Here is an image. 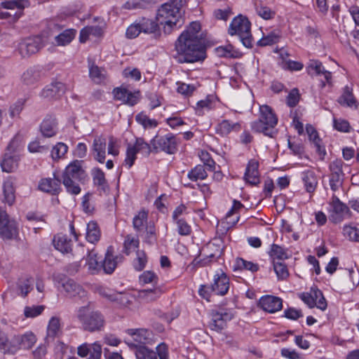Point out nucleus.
<instances>
[{
    "label": "nucleus",
    "mask_w": 359,
    "mask_h": 359,
    "mask_svg": "<svg viewBox=\"0 0 359 359\" xmlns=\"http://www.w3.org/2000/svg\"><path fill=\"white\" fill-rule=\"evenodd\" d=\"M217 43L201 24H189L175 42L173 58L180 64L203 61L207 47Z\"/></svg>",
    "instance_id": "f257e3e1"
},
{
    "label": "nucleus",
    "mask_w": 359,
    "mask_h": 359,
    "mask_svg": "<svg viewBox=\"0 0 359 359\" xmlns=\"http://www.w3.org/2000/svg\"><path fill=\"white\" fill-rule=\"evenodd\" d=\"M82 161L74 160L64 170L62 180L67 192L72 195L80 194L81 189L79 183H84L87 174L82 168Z\"/></svg>",
    "instance_id": "f03ea898"
},
{
    "label": "nucleus",
    "mask_w": 359,
    "mask_h": 359,
    "mask_svg": "<svg viewBox=\"0 0 359 359\" xmlns=\"http://www.w3.org/2000/svg\"><path fill=\"white\" fill-rule=\"evenodd\" d=\"M277 123L278 117L273 110L269 105L264 104L260 106L259 118L251 123V128L255 133L274 137L277 135Z\"/></svg>",
    "instance_id": "7ed1b4c3"
},
{
    "label": "nucleus",
    "mask_w": 359,
    "mask_h": 359,
    "mask_svg": "<svg viewBox=\"0 0 359 359\" xmlns=\"http://www.w3.org/2000/svg\"><path fill=\"white\" fill-rule=\"evenodd\" d=\"M76 318L83 330L94 332L101 331L104 326V317L98 311H93L88 306H81L76 311Z\"/></svg>",
    "instance_id": "20e7f679"
},
{
    "label": "nucleus",
    "mask_w": 359,
    "mask_h": 359,
    "mask_svg": "<svg viewBox=\"0 0 359 359\" xmlns=\"http://www.w3.org/2000/svg\"><path fill=\"white\" fill-rule=\"evenodd\" d=\"M186 3V0H170L165 3L157 11L156 20L158 22H177L182 19L183 7Z\"/></svg>",
    "instance_id": "39448f33"
},
{
    "label": "nucleus",
    "mask_w": 359,
    "mask_h": 359,
    "mask_svg": "<svg viewBox=\"0 0 359 359\" xmlns=\"http://www.w3.org/2000/svg\"><path fill=\"white\" fill-rule=\"evenodd\" d=\"M224 250V245L222 241L219 239H216L212 242H209L202 248L203 259L198 260L197 258L194 259L193 264L197 266H205L210 264L212 260H217L219 258Z\"/></svg>",
    "instance_id": "423d86ee"
},
{
    "label": "nucleus",
    "mask_w": 359,
    "mask_h": 359,
    "mask_svg": "<svg viewBox=\"0 0 359 359\" xmlns=\"http://www.w3.org/2000/svg\"><path fill=\"white\" fill-rule=\"evenodd\" d=\"M97 291L102 297L114 302L121 309H130L134 301V297L128 292H114L104 287L99 288Z\"/></svg>",
    "instance_id": "0eeeda50"
},
{
    "label": "nucleus",
    "mask_w": 359,
    "mask_h": 359,
    "mask_svg": "<svg viewBox=\"0 0 359 359\" xmlns=\"http://www.w3.org/2000/svg\"><path fill=\"white\" fill-rule=\"evenodd\" d=\"M151 144L154 150H158L169 154H175L177 150V141L176 137L172 133L165 135H156L151 140Z\"/></svg>",
    "instance_id": "6e6552de"
},
{
    "label": "nucleus",
    "mask_w": 359,
    "mask_h": 359,
    "mask_svg": "<svg viewBox=\"0 0 359 359\" xmlns=\"http://www.w3.org/2000/svg\"><path fill=\"white\" fill-rule=\"evenodd\" d=\"M1 6L8 11H0V19L18 20L22 15L23 8L27 6V0H12L2 2Z\"/></svg>",
    "instance_id": "1a4fd4ad"
},
{
    "label": "nucleus",
    "mask_w": 359,
    "mask_h": 359,
    "mask_svg": "<svg viewBox=\"0 0 359 359\" xmlns=\"http://www.w3.org/2000/svg\"><path fill=\"white\" fill-rule=\"evenodd\" d=\"M210 315L211 320L209 327L212 330L218 332L224 330L226 326V323L233 317L232 312L226 309H212Z\"/></svg>",
    "instance_id": "9d476101"
},
{
    "label": "nucleus",
    "mask_w": 359,
    "mask_h": 359,
    "mask_svg": "<svg viewBox=\"0 0 359 359\" xmlns=\"http://www.w3.org/2000/svg\"><path fill=\"white\" fill-rule=\"evenodd\" d=\"M18 234L16 222L10 219L6 211L0 209V237L4 240H12L15 238Z\"/></svg>",
    "instance_id": "9b49d317"
},
{
    "label": "nucleus",
    "mask_w": 359,
    "mask_h": 359,
    "mask_svg": "<svg viewBox=\"0 0 359 359\" xmlns=\"http://www.w3.org/2000/svg\"><path fill=\"white\" fill-rule=\"evenodd\" d=\"M228 34L231 36H238L245 47L248 48L252 47L251 24H230Z\"/></svg>",
    "instance_id": "f8f14e48"
},
{
    "label": "nucleus",
    "mask_w": 359,
    "mask_h": 359,
    "mask_svg": "<svg viewBox=\"0 0 359 359\" xmlns=\"http://www.w3.org/2000/svg\"><path fill=\"white\" fill-rule=\"evenodd\" d=\"M43 46L42 38L35 36L22 41L18 45V52L22 57H27L39 52Z\"/></svg>",
    "instance_id": "ddd939ff"
},
{
    "label": "nucleus",
    "mask_w": 359,
    "mask_h": 359,
    "mask_svg": "<svg viewBox=\"0 0 359 359\" xmlns=\"http://www.w3.org/2000/svg\"><path fill=\"white\" fill-rule=\"evenodd\" d=\"M343 165L344 162L341 159H336L329 165L330 170V186L333 191H337L342 186L344 176L342 170Z\"/></svg>",
    "instance_id": "4468645a"
},
{
    "label": "nucleus",
    "mask_w": 359,
    "mask_h": 359,
    "mask_svg": "<svg viewBox=\"0 0 359 359\" xmlns=\"http://www.w3.org/2000/svg\"><path fill=\"white\" fill-rule=\"evenodd\" d=\"M332 212L330 215V220L337 224L341 222L346 218H350L351 212L348 207L340 201L337 196L332 197Z\"/></svg>",
    "instance_id": "2eb2a0df"
},
{
    "label": "nucleus",
    "mask_w": 359,
    "mask_h": 359,
    "mask_svg": "<svg viewBox=\"0 0 359 359\" xmlns=\"http://www.w3.org/2000/svg\"><path fill=\"white\" fill-rule=\"evenodd\" d=\"M159 24H130L126 35L128 39L136 38L141 32L144 34H159Z\"/></svg>",
    "instance_id": "dca6fc26"
},
{
    "label": "nucleus",
    "mask_w": 359,
    "mask_h": 359,
    "mask_svg": "<svg viewBox=\"0 0 359 359\" xmlns=\"http://www.w3.org/2000/svg\"><path fill=\"white\" fill-rule=\"evenodd\" d=\"M307 72L311 76H323L325 81H322L321 86L324 88L326 83H330L332 79V73L325 69L321 62L319 60H311L306 67Z\"/></svg>",
    "instance_id": "f3484780"
},
{
    "label": "nucleus",
    "mask_w": 359,
    "mask_h": 359,
    "mask_svg": "<svg viewBox=\"0 0 359 359\" xmlns=\"http://www.w3.org/2000/svg\"><path fill=\"white\" fill-rule=\"evenodd\" d=\"M124 257L121 255L114 256L112 247L109 246L105 254V257L102 264L104 271L107 274L112 273L118 263L123 262Z\"/></svg>",
    "instance_id": "a211bd4d"
},
{
    "label": "nucleus",
    "mask_w": 359,
    "mask_h": 359,
    "mask_svg": "<svg viewBox=\"0 0 359 359\" xmlns=\"http://www.w3.org/2000/svg\"><path fill=\"white\" fill-rule=\"evenodd\" d=\"M259 306L265 311L275 313L283 307L282 299L272 295H266L260 298Z\"/></svg>",
    "instance_id": "6ab92c4d"
},
{
    "label": "nucleus",
    "mask_w": 359,
    "mask_h": 359,
    "mask_svg": "<svg viewBox=\"0 0 359 359\" xmlns=\"http://www.w3.org/2000/svg\"><path fill=\"white\" fill-rule=\"evenodd\" d=\"M229 289V279L224 272L214 276V283L211 285V291L216 294L223 296Z\"/></svg>",
    "instance_id": "aec40b11"
},
{
    "label": "nucleus",
    "mask_w": 359,
    "mask_h": 359,
    "mask_svg": "<svg viewBox=\"0 0 359 359\" xmlns=\"http://www.w3.org/2000/svg\"><path fill=\"white\" fill-rule=\"evenodd\" d=\"M61 180L59 178L41 179L39 184V189L43 192L57 195L61 191Z\"/></svg>",
    "instance_id": "412c9836"
},
{
    "label": "nucleus",
    "mask_w": 359,
    "mask_h": 359,
    "mask_svg": "<svg viewBox=\"0 0 359 359\" xmlns=\"http://www.w3.org/2000/svg\"><path fill=\"white\" fill-rule=\"evenodd\" d=\"M65 86L62 82H53L46 86L41 91V96L44 98L57 99L65 93Z\"/></svg>",
    "instance_id": "4be33fe9"
},
{
    "label": "nucleus",
    "mask_w": 359,
    "mask_h": 359,
    "mask_svg": "<svg viewBox=\"0 0 359 359\" xmlns=\"http://www.w3.org/2000/svg\"><path fill=\"white\" fill-rule=\"evenodd\" d=\"M259 163L255 159L249 161L244 175V179L246 182L252 184L257 185L259 183Z\"/></svg>",
    "instance_id": "5701e85b"
},
{
    "label": "nucleus",
    "mask_w": 359,
    "mask_h": 359,
    "mask_svg": "<svg viewBox=\"0 0 359 359\" xmlns=\"http://www.w3.org/2000/svg\"><path fill=\"white\" fill-rule=\"evenodd\" d=\"M57 123L56 118L51 116H46L40 126V130L45 137H51L56 135L57 131Z\"/></svg>",
    "instance_id": "b1692460"
},
{
    "label": "nucleus",
    "mask_w": 359,
    "mask_h": 359,
    "mask_svg": "<svg viewBox=\"0 0 359 359\" xmlns=\"http://www.w3.org/2000/svg\"><path fill=\"white\" fill-rule=\"evenodd\" d=\"M54 247L62 253H69L72 249V241L65 234L58 233L53 240Z\"/></svg>",
    "instance_id": "393cba45"
},
{
    "label": "nucleus",
    "mask_w": 359,
    "mask_h": 359,
    "mask_svg": "<svg viewBox=\"0 0 359 359\" xmlns=\"http://www.w3.org/2000/svg\"><path fill=\"white\" fill-rule=\"evenodd\" d=\"M94 158L100 163H104L106 157V140L102 137H95L93 143Z\"/></svg>",
    "instance_id": "a878e982"
},
{
    "label": "nucleus",
    "mask_w": 359,
    "mask_h": 359,
    "mask_svg": "<svg viewBox=\"0 0 359 359\" xmlns=\"http://www.w3.org/2000/svg\"><path fill=\"white\" fill-rule=\"evenodd\" d=\"M15 178L10 176L6 178L3 184L4 201L9 205H12L15 200Z\"/></svg>",
    "instance_id": "bb28decb"
},
{
    "label": "nucleus",
    "mask_w": 359,
    "mask_h": 359,
    "mask_svg": "<svg viewBox=\"0 0 359 359\" xmlns=\"http://www.w3.org/2000/svg\"><path fill=\"white\" fill-rule=\"evenodd\" d=\"M241 126L238 122L233 123L229 120H223L215 127L216 133L221 136H226L231 132H238L241 130Z\"/></svg>",
    "instance_id": "cd10ccee"
},
{
    "label": "nucleus",
    "mask_w": 359,
    "mask_h": 359,
    "mask_svg": "<svg viewBox=\"0 0 359 359\" xmlns=\"http://www.w3.org/2000/svg\"><path fill=\"white\" fill-rule=\"evenodd\" d=\"M215 53L220 57L239 58L242 56V53L229 43L225 46L215 48Z\"/></svg>",
    "instance_id": "c85d7f7f"
},
{
    "label": "nucleus",
    "mask_w": 359,
    "mask_h": 359,
    "mask_svg": "<svg viewBox=\"0 0 359 359\" xmlns=\"http://www.w3.org/2000/svg\"><path fill=\"white\" fill-rule=\"evenodd\" d=\"M20 157L18 154H11L5 153L3 160L1 163L2 170L6 172H12L15 171L18 166Z\"/></svg>",
    "instance_id": "c756f323"
},
{
    "label": "nucleus",
    "mask_w": 359,
    "mask_h": 359,
    "mask_svg": "<svg viewBox=\"0 0 359 359\" xmlns=\"http://www.w3.org/2000/svg\"><path fill=\"white\" fill-rule=\"evenodd\" d=\"M62 287L70 297H74L77 295L82 297L86 293L82 287L72 279L65 280L62 284Z\"/></svg>",
    "instance_id": "7c9ffc66"
},
{
    "label": "nucleus",
    "mask_w": 359,
    "mask_h": 359,
    "mask_svg": "<svg viewBox=\"0 0 359 359\" xmlns=\"http://www.w3.org/2000/svg\"><path fill=\"white\" fill-rule=\"evenodd\" d=\"M163 292V291L160 287H155L153 289L140 290L138 292V297L143 302L149 303L157 300Z\"/></svg>",
    "instance_id": "2f4dec72"
},
{
    "label": "nucleus",
    "mask_w": 359,
    "mask_h": 359,
    "mask_svg": "<svg viewBox=\"0 0 359 359\" xmlns=\"http://www.w3.org/2000/svg\"><path fill=\"white\" fill-rule=\"evenodd\" d=\"M128 333L133 337L137 345L146 344L151 340V332L146 329H130Z\"/></svg>",
    "instance_id": "473e14b6"
},
{
    "label": "nucleus",
    "mask_w": 359,
    "mask_h": 359,
    "mask_svg": "<svg viewBox=\"0 0 359 359\" xmlns=\"http://www.w3.org/2000/svg\"><path fill=\"white\" fill-rule=\"evenodd\" d=\"M93 180L94 184L97 187V190L101 193H106L109 189L104 172L100 168H95L93 172Z\"/></svg>",
    "instance_id": "72a5a7b5"
},
{
    "label": "nucleus",
    "mask_w": 359,
    "mask_h": 359,
    "mask_svg": "<svg viewBox=\"0 0 359 359\" xmlns=\"http://www.w3.org/2000/svg\"><path fill=\"white\" fill-rule=\"evenodd\" d=\"M36 336L32 332H27L22 336L15 338L14 344L19 345L20 348L24 349H29L36 343Z\"/></svg>",
    "instance_id": "f704fd0d"
},
{
    "label": "nucleus",
    "mask_w": 359,
    "mask_h": 359,
    "mask_svg": "<svg viewBox=\"0 0 359 359\" xmlns=\"http://www.w3.org/2000/svg\"><path fill=\"white\" fill-rule=\"evenodd\" d=\"M302 180L306 191L309 193L314 192L318 184V180L314 172L312 170L304 172Z\"/></svg>",
    "instance_id": "c9c22d12"
},
{
    "label": "nucleus",
    "mask_w": 359,
    "mask_h": 359,
    "mask_svg": "<svg viewBox=\"0 0 359 359\" xmlns=\"http://www.w3.org/2000/svg\"><path fill=\"white\" fill-rule=\"evenodd\" d=\"M100 236V230L97 224L94 221L88 222L86 227V236L87 241L91 243H95L99 241Z\"/></svg>",
    "instance_id": "e433bc0d"
},
{
    "label": "nucleus",
    "mask_w": 359,
    "mask_h": 359,
    "mask_svg": "<svg viewBox=\"0 0 359 359\" xmlns=\"http://www.w3.org/2000/svg\"><path fill=\"white\" fill-rule=\"evenodd\" d=\"M102 32V28L98 25L86 26L81 29L79 40L81 43H85L89 39L90 36H100Z\"/></svg>",
    "instance_id": "4c0bfd02"
},
{
    "label": "nucleus",
    "mask_w": 359,
    "mask_h": 359,
    "mask_svg": "<svg viewBox=\"0 0 359 359\" xmlns=\"http://www.w3.org/2000/svg\"><path fill=\"white\" fill-rule=\"evenodd\" d=\"M76 34V30L74 29H65L55 37V43L57 46H66L72 41Z\"/></svg>",
    "instance_id": "58836bf2"
},
{
    "label": "nucleus",
    "mask_w": 359,
    "mask_h": 359,
    "mask_svg": "<svg viewBox=\"0 0 359 359\" xmlns=\"http://www.w3.org/2000/svg\"><path fill=\"white\" fill-rule=\"evenodd\" d=\"M18 346L14 341L8 340L6 334L0 332V351L4 353H14L18 349Z\"/></svg>",
    "instance_id": "ea45409f"
},
{
    "label": "nucleus",
    "mask_w": 359,
    "mask_h": 359,
    "mask_svg": "<svg viewBox=\"0 0 359 359\" xmlns=\"http://www.w3.org/2000/svg\"><path fill=\"white\" fill-rule=\"evenodd\" d=\"M259 269L257 264L252 262L247 261L243 258L238 257L236 259L233 265V269L236 270H246L251 271L252 273L257 272Z\"/></svg>",
    "instance_id": "a19ab883"
},
{
    "label": "nucleus",
    "mask_w": 359,
    "mask_h": 359,
    "mask_svg": "<svg viewBox=\"0 0 359 359\" xmlns=\"http://www.w3.org/2000/svg\"><path fill=\"white\" fill-rule=\"evenodd\" d=\"M187 177L193 182L205 180L208 177L205 165H197L188 172Z\"/></svg>",
    "instance_id": "79ce46f5"
},
{
    "label": "nucleus",
    "mask_w": 359,
    "mask_h": 359,
    "mask_svg": "<svg viewBox=\"0 0 359 359\" xmlns=\"http://www.w3.org/2000/svg\"><path fill=\"white\" fill-rule=\"evenodd\" d=\"M338 102L341 105L351 107L355 103V100L351 87L346 86L344 88L342 95L339 97Z\"/></svg>",
    "instance_id": "37998d69"
},
{
    "label": "nucleus",
    "mask_w": 359,
    "mask_h": 359,
    "mask_svg": "<svg viewBox=\"0 0 359 359\" xmlns=\"http://www.w3.org/2000/svg\"><path fill=\"white\" fill-rule=\"evenodd\" d=\"M40 78V71L36 67L28 69L22 74V79L26 85H31L36 82Z\"/></svg>",
    "instance_id": "c03bdc74"
},
{
    "label": "nucleus",
    "mask_w": 359,
    "mask_h": 359,
    "mask_svg": "<svg viewBox=\"0 0 359 359\" xmlns=\"http://www.w3.org/2000/svg\"><path fill=\"white\" fill-rule=\"evenodd\" d=\"M87 252L86 265L88 267V270L91 271V273H94L101 267V266L97 260V254L93 250L88 249Z\"/></svg>",
    "instance_id": "a18cd8bd"
},
{
    "label": "nucleus",
    "mask_w": 359,
    "mask_h": 359,
    "mask_svg": "<svg viewBox=\"0 0 359 359\" xmlns=\"http://www.w3.org/2000/svg\"><path fill=\"white\" fill-rule=\"evenodd\" d=\"M147 217L148 212L147 211L144 210L140 211L133 218V224L134 229L137 231H142L147 223Z\"/></svg>",
    "instance_id": "49530a36"
},
{
    "label": "nucleus",
    "mask_w": 359,
    "mask_h": 359,
    "mask_svg": "<svg viewBox=\"0 0 359 359\" xmlns=\"http://www.w3.org/2000/svg\"><path fill=\"white\" fill-rule=\"evenodd\" d=\"M269 255L273 259V261L278 259V261L280 262L281 260L287 259L288 257L285 250L277 244L271 245Z\"/></svg>",
    "instance_id": "de8ad7c7"
},
{
    "label": "nucleus",
    "mask_w": 359,
    "mask_h": 359,
    "mask_svg": "<svg viewBox=\"0 0 359 359\" xmlns=\"http://www.w3.org/2000/svg\"><path fill=\"white\" fill-rule=\"evenodd\" d=\"M89 76L95 83H100L105 78V71L93 64L89 67Z\"/></svg>",
    "instance_id": "09e8293b"
},
{
    "label": "nucleus",
    "mask_w": 359,
    "mask_h": 359,
    "mask_svg": "<svg viewBox=\"0 0 359 359\" xmlns=\"http://www.w3.org/2000/svg\"><path fill=\"white\" fill-rule=\"evenodd\" d=\"M60 329V319L56 317H52L49 320L47 328V337L54 339L57 335Z\"/></svg>",
    "instance_id": "8fccbe9b"
},
{
    "label": "nucleus",
    "mask_w": 359,
    "mask_h": 359,
    "mask_svg": "<svg viewBox=\"0 0 359 359\" xmlns=\"http://www.w3.org/2000/svg\"><path fill=\"white\" fill-rule=\"evenodd\" d=\"M273 269L278 279L284 280L289 276L287 266L282 262L273 261Z\"/></svg>",
    "instance_id": "3c124183"
},
{
    "label": "nucleus",
    "mask_w": 359,
    "mask_h": 359,
    "mask_svg": "<svg viewBox=\"0 0 359 359\" xmlns=\"http://www.w3.org/2000/svg\"><path fill=\"white\" fill-rule=\"evenodd\" d=\"M266 0H255L257 14L264 20H268L272 18L274 13L267 7H263L262 5Z\"/></svg>",
    "instance_id": "603ef678"
},
{
    "label": "nucleus",
    "mask_w": 359,
    "mask_h": 359,
    "mask_svg": "<svg viewBox=\"0 0 359 359\" xmlns=\"http://www.w3.org/2000/svg\"><path fill=\"white\" fill-rule=\"evenodd\" d=\"M68 147L62 142H58L51 150V158L54 161L60 159L67 152Z\"/></svg>",
    "instance_id": "864d4df0"
},
{
    "label": "nucleus",
    "mask_w": 359,
    "mask_h": 359,
    "mask_svg": "<svg viewBox=\"0 0 359 359\" xmlns=\"http://www.w3.org/2000/svg\"><path fill=\"white\" fill-rule=\"evenodd\" d=\"M135 120L137 123L141 124L144 128H156L158 122L155 119L149 118L144 113H140L135 116Z\"/></svg>",
    "instance_id": "5fc2aeb1"
},
{
    "label": "nucleus",
    "mask_w": 359,
    "mask_h": 359,
    "mask_svg": "<svg viewBox=\"0 0 359 359\" xmlns=\"http://www.w3.org/2000/svg\"><path fill=\"white\" fill-rule=\"evenodd\" d=\"M137 152H141L142 154L149 156L151 151V145L146 142L143 138H136L135 142L132 145Z\"/></svg>",
    "instance_id": "6e6d98bb"
},
{
    "label": "nucleus",
    "mask_w": 359,
    "mask_h": 359,
    "mask_svg": "<svg viewBox=\"0 0 359 359\" xmlns=\"http://www.w3.org/2000/svg\"><path fill=\"white\" fill-rule=\"evenodd\" d=\"M34 279L32 278L22 279L19 280L18 287L20 291V294L22 297H26L29 292L32 290Z\"/></svg>",
    "instance_id": "4d7b16f0"
},
{
    "label": "nucleus",
    "mask_w": 359,
    "mask_h": 359,
    "mask_svg": "<svg viewBox=\"0 0 359 359\" xmlns=\"http://www.w3.org/2000/svg\"><path fill=\"white\" fill-rule=\"evenodd\" d=\"M156 228L152 222H149L146 226L144 241L149 245H154L156 242Z\"/></svg>",
    "instance_id": "13d9d810"
},
{
    "label": "nucleus",
    "mask_w": 359,
    "mask_h": 359,
    "mask_svg": "<svg viewBox=\"0 0 359 359\" xmlns=\"http://www.w3.org/2000/svg\"><path fill=\"white\" fill-rule=\"evenodd\" d=\"M344 235L352 241H359V229L351 225H345L343 229Z\"/></svg>",
    "instance_id": "bf43d9fd"
},
{
    "label": "nucleus",
    "mask_w": 359,
    "mask_h": 359,
    "mask_svg": "<svg viewBox=\"0 0 359 359\" xmlns=\"http://www.w3.org/2000/svg\"><path fill=\"white\" fill-rule=\"evenodd\" d=\"M147 259L144 251H137V257L133 261V266L136 271H142L146 266Z\"/></svg>",
    "instance_id": "052dcab7"
},
{
    "label": "nucleus",
    "mask_w": 359,
    "mask_h": 359,
    "mask_svg": "<svg viewBox=\"0 0 359 359\" xmlns=\"http://www.w3.org/2000/svg\"><path fill=\"white\" fill-rule=\"evenodd\" d=\"M280 65L283 69L289 71H299L304 67V65L302 62L291 60H283V61L280 62Z\"/></svg>",
    "instance_id": "680f3d73"
},
{
    "label": "nucleus",
    "mask_w": 359,
    "mask_h": 359,
    "mask_svg": "<svg viewBox=\"0 0 359 359\" xmlns=\"http://www.w3.org/2000/svg\"><path fill=\"white\" fill-rule=\"evenodd\" d=\"M177 226V232L181 236H188L191 233V227L184 219L173 220Z\"/></svg>",
    "instance_id": "e2e57ef3"
},
{
    "label": "nucleus",
    "mask_w": 359,
    "mask_h": 359,
    "mask_svg": "<svg viewBox=\"0 0 359 359\" xmlns=\"http://www.w3.org/2000/svg\"><path fill=\"white\" fill-rule=\"evenodd\" d=\"M140 283L142 285L148 283L156 284L158 280V276L151 271H146L140 276Z\"/></svg>",
    "instance_id": "0e129e2a"
},
{
    "label": "nucleus",
    "mask_w": 359,
    "mask_h": 359,
    "mask_svg": "<svg viewBox=\"0 0 359 359\" xmlns=\"http://www.w3.org/2000/svg\"><path fill=\"white\" fill-rule=\"evenodd\" d=\"M44 309L45 306L43 305L26 306L24 310V313L27 318H35L39 316L43 311Z\"/></svg>",
    "instance_id": "69168bd1"
},
{
    "label": "nucleus",
    "mask_w": 359,
    "mask_h": 359,
    "mask_svg": "<svg viewBox=\"0 0 359 359\" xmlns=\"http://www.w3.org/2000/svg\"><path fill=\"white\" fill-rule=\"evenodd\" d=\"M137 151L132 147V144H128L126 150V157L125 159V164L128 165V168L133 165L135 161L137 158Z\"/></svg>",
    "instance_id": "338daca9"
},
{
    "label": "nucleus",
    "mask_w": 359,
    "mask_h": 359,
    "mask_svg": "<svg viewBox=\"0 0 359 359\" xmlns=\"http://www.w3.org/2000/svg\"><path fill=\"white\" fill-rule=\"evenodd\" d=\"M88 359H101L102 346L100 344L95 342L90 344V351H89Z\"/></svg>",
    "instance_id": "774afa93"
}]
</instances>
